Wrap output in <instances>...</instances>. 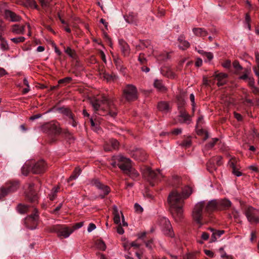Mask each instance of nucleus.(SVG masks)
Listing matches in <instances>:
<instances>
[{
    "mask_svg": "<svg viewBox=\"0 0 259 259\" xmlns=\"http://www.w3.org/2000/svg\"><path fill=\"white\" fill-rule=\"evenodd\" d=\"M40 128L43 132L49 135H58L61 132L59 123L54 121L45 123Z\"/></svg>",
    "mask_w": 259,
    "mask_h": 259,
    "instance_id": "423d86ee",
    "label": "nucleus"
},
{
    "mask_svg": "<svg viewBox=\"0 0 259 259\" xmlns=\"http://www.w3.org/2000/svg\"><path fill=\"white\" fill-rule=\"evenodd\" d=\"M30 172H31V166L29 161L25 163L22 167V173L24 176H27Z\"/></svg>",
    "mask_w": 259,
    "mask_h": 259,
    "instance_id": "f704fd0d",
    "label": "nucleus"
},
{
    "mask_svg": "<svg viewBox=\"0 0 259 259\" xmlns=\"http://www.w3.org/2000/svg\"><path fill=\"white\" fill-rule=\"evenodd\" d=\"M158 223L164 234L169 237H173L174 233L169 221L165 217H160Z\"/></svg>",
    "mask_w": 259,
    "mask_h": 259,
    "instance_id": "6e6552de",
    "label": "nucleus"
},
{
    "mask_svg": "<svg viewBox=\"0 0 259 259\" xmlns=\"http://www.w3.org/2000/svg\"><path fill=\"white\" fill-rule=\"evenodd\" d=\"M184 199L177 191H172L168 195L167 201L172 209V214L176 222L180 221L183 218V207Z\"/></svg>",
    "mask_w": 259,
    "mask_h": 259,
    "instance_id": "f03ea898",
    "label": "nucleus"
},
{
    "mask_svg": "<svg viewBox=\"0 0 259 259\" xmlns=\"http://www.w3.org/2000/svg\"><path fill=\"white\" fill-rule=\"evenodd\" d=\"M143 175L152 186H154L155 183L160 181L163 177L159 169H157L155 171L150 167H146L144 170Z\"/></svg>",
    "mask_w": 259,
    "mask_h": 259,
    "instance_id": "20e7f679",
    "label": "nucleus"
},
{
    "mask_svg": "<svg viewBox=\"0 0 259 259\" xmlns=\"http://www.w3.org/2000/svg\"><path fill=\"white\" fill-rule=\"evenodd\" d=\"M108 142L111 145L112 150H116L118 148L119 143L116 140L111 139L109 140Z\"/></svg>",
    "mask_w": 259,
    "mask_h": 259,
    "instance_id": "ea45409f",
    "label": "nucleus"
},
{
    "mask_svg": "<svg viewBox=\"0 0 259 259\" xmlns=\"http://www.w3.org/2000/svg\"><path fill=\"white\" fill-rule=\"evenodd\" d=\"M117 160L119 162L117 164L119 168L125 174L132 167L131 163V160L122 156H118Z\"/></svg>",
    "mask_w": 259,
    "mask_h": 259,
    "instance_id": "ddd939ff",
    "label": "nucleus"
},
{
    "mask_svg": "<svg viewBox=\"0 0 259 259\" xmlns=\"http://www.w3.org/2000/svg\"><path fill=\"white\" fill-rule=\"evenodd\" d=\"M134 207H135V209L136 211L138 212V213H141L143 210V209L141 207V206L140 205H139V204H138V203H135V205H134Z\"/></svg>",
    "mask_w": 259,
    "mask_h": 259,
    "instance_id": "864d4df0",
    "label": "nucleus"
},
{
    "mask_svg": "<svg viewBox=\"0 0 259 259\" xmlns=\"http://www.w3.org/2000/svg\"><path fill=\"white\" fill-rule=\"evenodd\" d=\"M248 221L253 224L259 222V210L251 206L248 207L244 211Z\"/></svg>",
    "mask_w": 259,
    "mask_h": 259,
    "instance_id": "9d476101",
    "label": "nucleus"
},
{
    "mask_svg": "<svg viewBox=\"0 0 259 259\" xmlns=\"http://www.w3.org/2000/svg\"><path fill=\"white\" fill-rule=\"evenodd\" d=\"M11 31L16 34H23L25 32V26L14 24L12 26Z\"/></svg>",
    "mask_w": 259,
    "mask_h": 259,
    "instance_id": "5701e85b",
    "label": "nucleus"
},
{
    "mask_svg": "<svg viewBox=\"0 0 259 259\" xmlns=\"http://www.w3.org/2000/svg\"><path fill=\"white\" fill-rule=\"evenodd\" d=\"M132 179H135L138 178L139 176L138 172L133 167H131L130 169L126 173Z\"/></svg>",
    "mask_w": 259,
    "mask_h": 259,
    "instance_id": "c9c22d12",
    "label": "nucleus"
},
{
    "mask_svg": "<svg viewBox=\"0 0 259 259\" xmlns=\"http://www.w3.org/2000/svg\"><path fill=\"white\" fill-rule=\"evenodd\" d=\"M210 80H208L207 77L204 76L203 77V84L205 86L209 85Z\"/></svg>",
    "mask_w": 259,
    "mask_h": 259,
    "instance_id": "680f3d73",
    "label": "nucleus"
},
{
    "mask_svg": "<svg viewBox=\"0 0 259 259\" xmlns=\"http://www.w3.org/2000/svg\"><path fill=\"white\" fill-rule=\"evenodd\" d=\"M132 156L137 160L144 161L147 159V154L142 149H136V150L131 152Z\"/></svg>",
    "mask_w": 259,
    "mask_h": 259,
    "instance_id": "dca6fc26",
    "label": "nucleus"
},
{
    "mask_svg": "<svg viewBox=\"0 0 259 259\" xmlns=\"http://www.w3.org/2000/svg\"><path fill=\"white\" fill-rule=\"evenodd\" d=\"M118 44L122 55L124 57H127L130 54V48L128 45L123 39H119Z\"/></svg>",
    "mask_w": 259,
    "mask_h": 259,
    "instance_id": "a211bd4d",
    "label": "nucleus"
},
{
    "mask_svg": "<svg viewBox=\"0 0 259 259\" xmlns=\"http://www.w3.org/2000/svg\"><path fill=\"white\" fill-rule=\"evenodd\" d=\"M96 244L97 247L101 250L104 251L106 248V244L102 240H97Z\"/></svg>",
    "mask_w": 259,
    "mask_h": 259,
    "instance_id": "a19ab883",
    "label": "nucleus"
},
{
    "mask_svg": "<svg viewBox=\"0 0 259 259\" xmlns=\"http://www.w3.org/2000/svg\"><path fill=\"white\" fill-rule=\"evenodd\" d=\"M91 184L95 186L99 191V197L103 199L110 192V188L107 185L102 183L98 179H94L91 180Z\"/></svg>",
    "mask_w": 259,
    "mask_h": 259,
    "instance_id": "0eeeda50",
    "label": "nucleus"
},
{
    "mask_svg": "<svg viewBox=\"0 0 259 259\" xmlns=\"http://www.w3.org/2000/svg\"><path fill=\"white\" fill-rule=\"evenodd\" d=\"M248 84L252 88L254 87V80L253 77H250L248 78Z\"/></svg>",
    "mask_w": 259,
    "mask_h": 259,
    "instance_id": "774afa93",
    "label": "nucleus"
},
{
    "mask_svg": "<svg viewBox=\"0 0 259 259\" xmlns=\"http://www.w3.org/2000/svg\"><path fill=\"white\" fill-rule=\"evenodd\" d=\"M138 60L142 64H145L147 61V60L143 54H140L138 57Z\"/></svg>",
    "mask_w": 259,
    "mask_h": 259,
    "instance_id": "3c124183",
    "label": "nucleus"
},
{
    "mask_svg": "<svg viewBox=\"0 0 259 259\" xmlns=\"http://www.w3.org/2000/svg\"><path fill=\"white\" fill-rule=\"evenodd\" d=\"M121 214H122L120 212ZM120 212L118 211V208L116 205L113 206V214L114 215L113 220L116 224H120V218L119 215Z\"/></svg>",
    "mask_w": 259,
    "mask_h": 259,
    "instance_id": "bb28decb",
    "label": "nucleus"
},
{
    "mask_svg": "<svg viewBox=\"0 0 259 259\" xmlns=\"http://www.w3.org/2000/svg\"><path fill=\"white\" fill-rule=\"evenodd\" d=\"M81 169L79 167H76L73 171L72 174L67 179V182L69 183L70 181L76 179L81 173Z\"/></svg>",
    "mask_w": 259,
    "mask_h": 259,
    "instance_id": "2f4dec72",
    "label": "nucleus"
},
{
    "mask_svg": "<svg viewBox=\"0 0 259 259\" xmlns=\"http://www.w3.org/2000/svg\"><path fill=\"white\" fill-rule=\"evenodd\" d=\"M158 109L163 112H167L169 110V106L166 102L161 101L157 105Z\"/></svg>",
    "mask_w": 259,
    "mask_h": 259,
    "instance_id": "7c9ffc66",
    "label": "nucleus"
},
{
    "mask_svg": "<svg viewBox=\"0 0 259 259\" xmlns=\"http://www.w3.org/2000/svg\"><path fill=\"white\" fill-rule=\"evenodd\" d=\"M5 17L11 22H19L21 20L20 16L9 10L5 11Z\"/></svg>",
    "mask_w": 259,
    "mask_h": 259,
    "instance_id": "f3484780",
    "label": "nucleus"
},
{
    "mask_svg": "<svg viewBox=\"0 0 259 259\" xmlns=\"http://www.w3.org/2000/svg\"><path fill=\"white\" fill-rule=\"evenodd\" d=\"M59 110L62 113L68 116L69 118H72V115H73L68 108L62 107Z\"/></svg>",
    "mask_w": 259,
    "mask_h": 259,
    "instance_id": "4c0bfd02",
    "label": "nucleus"
},
{
    "mask_svg": "<svg viewBox=\"0 0 259 259\" xmlns=\"http://www.w3.org/2000/svg\"><path fill=\"white\" fill-rule=\"evenodd\" d=\"M60 230H61L58 235L59 237H63L64 238H67L73 232V230L71 228L68 227H64L63 226L61 227Z\"/></svg>",
    "mask_w": 259,
    "mask_h": 259,
    "instance_id": "aec40b11",
    "label": "nucleus"
},
{
    "mask_svg": "<svg viewBox=\"0 0 259 259\" xmlns=\"http://www.w3.org/2000/svg\"><path fill=\"white\" fill-rule=\"evenodd\" d=\"M193 32L195 35L199 37H205L207 34V31L203 28H194Z\"/></svg>",
    "mask_w": 259,
    "mask_h": 259,
    "instance_id": "cd10ccee",
    "label": "nucleus"
},
{
    "mask_svg": "<svg viewBox=\"0 0 259 259\" xmlns=\"http://www.w3.org/2000/svg\"><path fill=\"white\" fill-rule=\"evenodd\" d=\"M204 203L205 212L207 213H210L212 211L219 209L218 202L217 200H212L209 202L202 201Z\"/></svg>",
    "mask_w": 259,
    "mask_h": 259,
    "instance_id": "2eb2a0df",
    "label": "nucleus"
},
{
    "mask_svg": "<svg viewBox=\"0 0 259 259\" xmlns=\"http://www.w3.org/2000/svg\"><path fill=\"white\" fill-rule=\"evenodd\" d=\"M233 66L234 68L237 71H239L242 69V66L240 65L238 61H235L233 63Z\"/></svg>",
    "mask_w": 259,
    "mask_h": 259,
    "instance_id": "09e8293b",
    "label": "nucleus"
},
{
    "mask_svg": "<svg viewBox=\"0 0 259 259\" xmlns=\"http://www.w3.org/2000/svg\"><path fill=\"white\" fill-rule=\"evenodd\" d=\"M214 162H216L218 166H220L222 164V157L220 156H218L217 157L212 158L207 163V166L211 167V168H216L214 165Z\"/></svg>",
    "mask_w": 259,
    "mask_h": 259,
    "instance_id": "c756f323",
    "label": "nucleus"
},
{
    "mask_svg": "<svg viewBox=\"0 0 259 259\" xmlns=\"http://www.w3.org/2000/svg\"><path fill=\"white\" fill-rule=\"evenodd\" d=\"M96 228V225L93 223H90L88 228V231L89 232H92L93 230L95 229Z\"/></svg>",
    "mask_w": 259,
    "mask_h": 259,
    "instance_id": "e2e57ef3",
    "label": "nucleus"
},
{
    "mask_svg": "<svg viewBox=\"0 0 259 259\" xmlns=\"http://www.w3.org/2000/svg\"><path fill=\"white\" fill-rule=\"evenodd\" d=\"M204 57H205L207 59L208 61H210L213 59V55L211 52H206Z\"/></svg>",
    "mask_w": 259,
    "mask_h": 259,
    "instance_id": "6e6d98bb",
    "label": "nucleus"
},
{
    "mask_svg": "<svg viewBox=\"0 0 259 259\" xmlns=\"http://www.w3.org/2000/svg\"><path fill=\"white\" fill-rule=\"evenodd\" d=\"M190 99L191 102H192V106H193V111H194V106H195V97L193 94H191L190 96Z\"/></svg>",
    "mask_w": 259,
    "mask_h": 259,
    "instance_id": "4d7b16f0",
    "label": "nucleus"
},
{
    "mask_svg": "<svg viewBox=\"0 0 259 259\" xmlns=\"http://www.w3.org/2000/svg\"><path fill=\"white\" fill-rule=\"evenodd\" d=\"M205 254L209 257H212L214 256V253L209 250H204Z\"/></svg>",
    "mask_w": 259,
    "mask_h": 259,
    "instance_id": "69168bd1",
    "label": "nucleus"
},
{
    "mask_svg": "<svg viewBox=\"0 0 259 259\" xmlns=\"http://www.w3.org/2000/svg\"><path fill=\"white\" fill-rule=\"evenodd\" d=\"M209 235L206 232H203L201 235V238L203 240H207L209 238Z\"/></svg>",
    "mask_w": 259,
    "mask_h": 259,
    "instance_id": "338daca9",
    "label": "nucleus"
},
{
    "mask_svg": "<svg viewBox=\"0 0 259 259\" xmlns=\"http://www.w3.org/2000/svg\"><path fill=\"white\" fill-rule=\"evenodd\" d=\"M225 233L224 230H217L212 234L210 242H214Z\"/></svg>",
    "mask_w": 259,
    "mask_h": 259,
    "instance_id": "473e14b6",
    "label": "nucleus"
},
{
    "mask_svg": "<svg viewBox=\"0 0 259 259\" xmlns=\"http://www.w3.org/2000/svg\"><path fill=\"white\" fill-rule=\"evenodd\" d=\"M135 16H134V14H130L127 17V18L126 19V22L128 23H133L135 21Z\"/></svg>",
    "mask_w": 259,
    "mask_h": 259,
    "instance_id": "603ef678",
    "label": "nucleus"
},
{
    "mask_svg": "<svg viewBox=\"0 0 259 259\" xmlns=\"http://www.w3.org/2000/svg\"><path fill=\"white\" fill-rule=\"evenodd\" d=\"M153 85L159 92H165L167 91V88L164 86L161 80L155 79Z\"/></svg>",
    "mask_w": 259,
    "mask_h": 259,
    "instance_id": "393cba45",
    "label": "nucleus"
},
{
    "mask_svg": "<svg viewBox=\"0 0 259 259\" xmlns=\"http://www.w3.org/2000/svg\"><path fill=\"white\" fill-rule=\"evenodd\" d=\"M6 188L2 187L0 190V199L6 196L8 193L16 191L19 188L18 182H10L7 184Z\"/></svg>",
    "mask_w": 259,
    "mask_h": 259,
    "instance_id": "f8f14e48",
    "label": "nucleus"
},
{
    "mask_svg": "<svg viewBox=\"0 0 259 259\" xmlns=\"http://www.w3.org/2000/svg\"><path fill=\"white\" fill-rule=\"evenodd\" d=\"M232 215L234 218L236 220V221H239V214L237 211L234 210L232 212Z\"/></svg>",
    "mask_w": 259,
    "mask_h": 259,
    "instance_id": "13d9d810",
    "label": "nucleus"
},
{
    "mask_svg": "<svg viewBox=\"0 0 259 259\" xmlns=\"http://www.w3.org/2000/svg\"><path fill=\"white\" fill-rule=\"evenodd\" d=\"M38 219V211L36 208H34V213L25 219L24 223L26 227L31 230L35 229L37 225Z\"/></svg>",
    "mask_w": 259,
    "mask_h": 259,
    "instance_id": "1a4fd4ad",
    "label": "nucleus"
},
{
    "mask_svg": "<svg viewBox=\"0 0 259 259\" xmlns=\"http://www.w3.org/2000/svg\"><path fill=\"white\" fill-rule=\"evenodd\" d=\"M72 80L70 77H66L58 80V84H64L65 85L69 83Z\"/></svg>",
    "mask_w": 259,
    "mask_h": 259,
    "instance_id": "c03bdc74",
    "label": "nucleus"
},
{
    "mask_svg": "<svg viewBox=\"0 0 259 259\" xmlns=\"http://www.w3.org/2000/svg\"><path fill=\"white\" fill-rule=\"evenodd\" d=\"M61 227L62 226L59 225L53 226L50 228V232L56 233L58 235Z\"/></svg>",
    "mask_w": 259,
    "mask_h": 259,
    "instance_id": "37998d69",
    "label": "nucleus"
},
{
    "mask_svg": "<svg viewBox=\"0 0 259 259\" xmlns=\"http://www.w3.org/2000/svg\"><path fill=\"white\" fill-rule=\"evenodd\" d=\"M1 43L0 44L1 49L3 51L8 50L9 49L8 44L5 39L1 41Z\"/></svg>",
    "mask_w": 259,
    "mask_h": 259,
    "instance_id": "de8ad7c7",
    "label": "nucleus"
},
{
    "mask_svg": "<svg viewBox=\"0 0 259 259\" xmlns=\"http://www.w3.org/2000/svg\"><path fill=\"white\" fill-rule=\"evenodd\" d=\"M83 222H82L76 223L74 225L73 228L72 229L73 230V231H74V230L79 229V228H81L83 226Z\"/></svg>",
    "mask_w": 259,
    "mask_h": 259,
    "instance_id": "bf43d9fd",
    "label": "nucleus"
},
{
    "mask_svg": "<svg viewBox=\"0 0 259 259\" xmlns=\"http://www.w3.org/2000/svg\"><path fill=\"white\" fill-rule=\"evenodd\" d=\"M249 71L248 70H246V71L245 72V73L243 75L240 76L239 77V78L240 79H243V80H245V79H248V78L249 77H248V74H249Z\"/></svg>",
    "mask_w": 259,
    "mask_h": 259,
    "instance_id": "5fc2aeb1",
    "label": "nucleus"
},
{
    "mask_svg": "<svg viewBox=\"0 0 259 259\" xmlns=\"http://www.w3.org/2000/svg\"><path fill=\"white\" fill-rule=\"evenodd\" d=\"M219 209H225L230 207L231 202L228 199L218 200Z\"/></svg>",
    "mask_w": 259,
    "mask_h": 259,
    "instance_id": "a878e982",
    "label": "nucleus"
},
{
    "mask_svg": "<svg viewBox=\"0 0 259 259\" xmlns=\"http://www.w3.org/2000/svg\"><path fill=\"white\" fill-rule=\"evenodd\" d=\"M191 145V140L190 139H187L183 141L181 145L185 147H189Z\"/></svg>",
    "mask_w": 259,
    "mask_h": 259,
    "instance_id": "8fccbe9b",
    "label": "nucleus"
},
{
    "mask_svg": "<svg viewBox=\"0 0 259 259\" xmlns=\"http://www.w3.org/2000/svg\"><path fill=\"white\" fill-rule=\"evenodd\" d=\"M34 184L30 183L28 185V187L26 192V197L27 199L31 202L35 203L37 202L38 196L36 192L33 190Z\"/></svg>",
    "mask_w": 259,
    "mask_h": 259,
    "instance_id": "4468645a",
    "label": "nucleus"
},
{
    "mask_svg": "<svg viewBox=\"0 0 259 259\" xmlns=\"http://www.w3.org/2000/svg\"><path fill=\"white\" fill-rule=\"evenodd\" d=\"M192 193V189L191 187L186 186L182 188V196L184 199L188 198Z\"/></svg>",
    "mask_w": 259,
    "mask_h": 259,
    "instance_id": "c85d7f7f",
    "label": "nucleus"
},
{
    "mask_svg": "<svg viewBox=\"0 0 259 259\" xmlns=\"http://www.w3.org/2000/svg\"><path fill=\"white\" fill-rule=\"evenodd\" d=\"M104 150L106 151H111L112 150L111 145L109 144V142L106 143L104 147Z\"/></svg>",
    "mask_w": 259,
    "mask_h": 259,
    "instance_id": "0e129e2a",
    "label": "nucleus"
},
{
    "mask_svg": "<svg viewBox=\"0 0 259 259\" xmlns=\"http://www.w3.org/2000/svg\"><path fill=\"white\" fill-rule=\"evenodd\" d=\"M123 97L127 101H134L138 99V91L133 84H127L123 90Z\"/></svg>",
    "mask_w": 259,
    "mask_h": 259,
    "instance_id": "39448f33",
    "label": "nucleus"
},
{
    "mask_svg": "<svg viewBox=\"0 0 259 259\" xmlns=\"http://www.w3.org/2000/svg\"><path fill=\"white\" fill-rule=\"evenodd\" d=\"M17 209L20 213L24 214L27 212L28 207L27 205L19 204L17 207Z\"/></svg>",
    "mask_w": 259,
    "mask_h": 259,
    "instance_id": "e433bc0d",
    "label": "nucleus"
},
{
    "mask_svg": "<svg viewBox=\"0 0 259 259\" xmlns=\"http://www.w3.org/2000/svg\"><path fill=\"white\" fill-rule=\"evenodd\" d=\"M112 57L116 68L121 72H124L125 67H124L122 65L123 62L121 59H120L119 57L117 56H113Z\"/></svg>",
    "mask_w": 259,
    "mask_h": 259,
    "instance_id": "412c9836",
    "label": "nucleus"
},
{
    "mask_svg": "<svg viewBox=\"0 0 259 259\" xmlns=\"http://www.w3.org/2000/svg\"><path fill=\"white\" fill-rule=\"evenodd\" d=\"M204 205L203 202H197L195 204L192 210L191 217L192 220L196 224L199 225V227L207 223V221L203 218L204 210H205Z\"/></svg>",
    "mask_w": 259,
    "mask_h": 259,
    "instance_id": "7ed1b4c3",
    "label": "nucleus"
},
{
    "mask_svg": "<svg viewBox=\"0 0 259 259\" xmlns=\"http://www.w3.org/2000/svg\"><path fill=\"white\" fill-rule=\"evenodd\" d=\"M178 40L179 42V47L182 50H185L190 47L189 42L185 40V37L183 35L179 36Z\"/></svg>",
    "mask_w": 259,
    "mask_h": 259,
    "instance_id": "4be33fe9",
    "label": "nucleus"
},
{
    "mask_svg": "<svg viewBox=\"0 0 259 259\" xmlns=\"http://www.w3.org/2000/svg\"><path fill=\"white\" fill-rule=\"evenodd\" d=\"M21 4L26 7L37 8V5L35 0H22Z\"/></svg>",
    "mask_w": 259,
    "mask_h": 259,
    "instance_id": "72a5a7b5",
    "label": "nucleus"
},
{
    "mask_svg": "<svg viewBox=\"0 0 259 259\" xmlns=\"http://www.w3.org/2000/svg\"><path fill=\"white\" fill-rule=\"evenodd\" d=\"M213 76L218 81L217 85L219 87L223 86L226 83V79L228 77V75L227 74L223 73L217 74L215 72Z\"/></svg>",
    "mask_w": 259,
    "mask_h": 259,
    "instance_id": "6ab92c4d",
    "label": "nucleus"
},
{
    "mask_svg": "<svg viewBox=\"0 0 259 259\" xmlns=\"http://www.w3.org/2000/svg\"><path fill=\"white\" fill-rule=\"evenodd\" d=\"M94 112L100 115H109L115 117L117 112L113 100L105 95H102L90 102Z\"/></svg>",
    "mask_w": 259,
    "mask_h": 259,
    "instance_id": "f257e3e1",
    "label": "nucleus"
},
{
    "mask_svg": "<svg viewBox=\"0 0 259 259\" xmlns=\"http://www.w3.org/2000/svg\"><path fill=\"white\" fill-rule=\"evenodd\" d=\"M182 132V128H175L172 130V131L171 132V133L174 135H179L180 134H181Z\"/></svg>",
    "mask_w": 259,
    "mask_h": 259,
    "instance_id": "052dcab7",
    "label": "nucleus"
},
{
    "mask_svg": "<svg viewBox=\"0 0 259 259\" xmlns=\"http://www.w3.org/2000/svg\"><path fill=\"white\" fill-rule=\"evenodd\" d=\"M65 53L67 54L72 58H75L76 53L75 51L72 50L70 47H67L65 51Z\"/></svg>",
    "mask_w": 259,
    "mask_h": 259,
    "instance_id": "79ce46f5",
    "label": "nucleus"
},
{
    "mask_svg": "<svg viewBox=\"0 0 259 259\" xmlns=\"http://www.w3.org/2000/svg\"><path fill=\"white\" fill-rule=\"evenodd\" d=\"M218 141V138L212 139L210 142L206 145V147L208 149L212 148Z\"/></svg>",
    "mask_w": 259,
    "mask_h": 259,
    "instance_id": "49530a36",
    "label": "nucleus"
},
{
    "mask_svg": "<svg viewBox=\"0 0 259 259\" xmlns=\"http://www.w3.org/2000/svg\"><path fill=\"white\" fill-rule=\"evenodd\" d=\"M31 166V172L34 174H40L45 172L47 168V164L44 160L36 162L30 161Z\"/></svg>",
    "mask_w": 259,
    "mask_h": 259,
    "instance_id": "9b49d317",
    "label": "nucleus"
},
{
    "mask_svg": "<svg viewBox=\"0 0 259 259\" xmlns=\"http://www.w3.org/2000/svg\"><path fill=\"white\" fill-rule=\"evenodd\" d=\"M25 38L23 36H20L18 37H14L11 39V40L15 44H19L20 42H23L25 41Z\"/></svg>",
    "mask_w": 259,
    "mask_h": 259,
    "instance_id": "a18cd8bd",
    "label": "nucleus"
},
{
    "mask_svg": "<svg viewBox=\"0 0 259 259\" xmlns=\"http://www.w3.org/2000/svg\"><path fill=\"white\" fill-rule=\"evenodd\" d=\"M230 166L232 168V172L234 175L236 176L237 177H240L242 175V172L237 169L234 162H231L230 163Z\"/></svg>",
    "mask_w": 259,
    "mask_h": 259,
    "instance_id": "58836bf2",
    "label": "nucleus"
},
{
    "mask_svg": "<svg viewBox=\"0 0 259 259\" xmlns=\"http://www.w3.org/2000/svg\"><path fill=\"white\" fill-rule=\"evenodd\" d=\"M179 117L182 118V120H180L181 123H187L189 124L191 121L190 116L183 110L180 111Z\"/></svg>",
    "mask_w": 259,
    "mask_h": 259,
    "instance_id": "b1692460",
    "label": "nucleus"
}]
</instances>
